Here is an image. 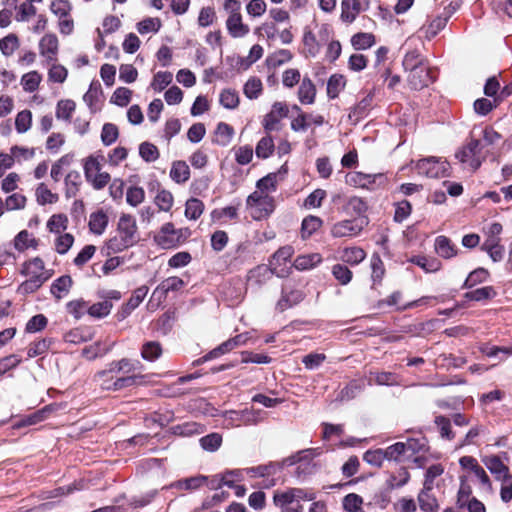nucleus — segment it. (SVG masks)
I'll list each match as a JSON object with an SVG mask.
<instances>
[{
  "instance_id": "nucleus-1",
  "label": "nucleus",
  "mask_w": 512,
  "mask_h": 512,
  "mask_svg": "<svg viewBox=\"0 0 512 512\" xmlns=\"http://www.w3.org/2000/svg\"><path fill=\"white\" fill-rule=\"evenodd\" d=\"M315 498L314 491L303 488L277 490L273 496L274 504L281 509V512H302L303 506L300 501H314Z\"/></svg>"
},
{
  "instance_id": "nucleus-2",
  "label": "nucleus",
  "mask_w": 512,
  "mask_h": 512,
  "mask_svg": "<svg viewBox=\"0 0 512 512\" xmlns=\"http://www.w3.org/2000/svg\"><path fill=\"white\" fill-rule=\"evenodd\" d=\"M119 238L109 240L108 248L113 252H121L137 242V225L132 215L122 214L117 228Z\"/></svg>"
},
{
  "instance_id": "nucleus-3",
  "label": "nucleus",
  "mask_w": 512,
  "mask_h": 512,
  "mask_svg": "<svg viewBox=\"0 0 512 512\" xmlns=\"http://www.w3.org/2000/svg\"><path fill=\"white\" fill-rule=\"evenodd\" d=\"M223 10L227 16L225 26L228 34L235 39L246 37L250 26L244 22L240 1L224 0Z\"/></svg>"
},
{
  "instance_id": "nucleus-4",
  "label": "nucleus",
  "mask_w": 512,
  "mask_h": 512,
  "mask_svg": "<svg viewBox=\"0 0 512 512\" xmlns=\"http://www.w3.org/2000/svg\"><path fill=\"white\" fill-rule=\"evenodd\" d=\"M103 160L102 155H90L84 161L85 178L95 190L103 189L111 180L110 174L102 170Z\"/></svg>"
},
{
  "instance_id": "nucleus-5",
  "label": "nucleus",
  "mask_w": 512,
  "mask_h": 512,
  "mask_svg": "<svg viewBox=\"0 0 512 512\" xmlns=\"http://www.w3.org/2000/svg\"><path fill=\"white\" fill-rule=\"evenodd\" d=\"M109 365L112 367V371L118 374V378L133 379V381L129 383V387L147 383L148 375L141 374L143 365L139 360L124 357L110 362Z\"/></svg>"
},
{
  "instance_id": "nucleus-6",
  "label": "nucleus",
  "mask_w": 512,
  "mask_h": 512,
  "mask_svg": "<svg viewBox=\"0 0 512 512\" xmlns=\"http://www.w3.org/2000/svg\"><path fill=\"white\" fill-rule=\"evenodd\" d=\"M246 204L250 215L255 220H262L268 217L275 209L274 198L261 191H254L249 195Z\"/></svg>"
},
{
  "instance_id": "nucleus-7",
  "label": "nucleus",
  "mask_w": 512,
  "mask_h": 512,
  "mask_svg": "<svg viewBox=\"0 0 512 512\" xmlns=\"http://www.w3.org/2000/svg\"><path fill=\"white\" fill-rule=\"evenodd\" d=\"M118 374L112 371V367L108 364L107 368L98 371L94 375V381L103 389L107 391H119L129 387V383L133 381L132 378H118Z\"/></svg>"
},
{
  "instance_id": "nucleus-8",
  "label": "nucleus",
  "mask_w": 512,
  "mask_h": 512,
  "mask_svg": "<svg viewBox=\"0 0 512 512\" xmlns=\"http://www.w3.org/2000/svg\"><path fill=\"white\" fill-rule=\"evenodd\" d=\"M188 232L187 228L176 229L172 223L168 222L161 227L154 240L164 249L173 248L185 240Z\"/></svg>"
},
{
  "instance_id": "nucleus-9",
  "label": "nucleus",
  "mask_w": 512,
  "mask_h": 512,
  "mask_svg": "<svg viewBox=\"0 0 512 512\" xmlns=\"http://www.w3.org/2000/svg\"><path fill=\"white\" fill-rule=\"evenodd\" d=\"M367 217H354L335 223L331 228V235L336 238L355 237L368 225Z\"/></svg>"
},
{
  "instance_id": "nucleus-10",
  "label": "nucleus",
  "mask_w": 512,
  "mask_h": 512,
  "mask_svg": "<svg viewBox=\"0 0 512 512\" xmlns=\"http://www.w3.org/2000/svg\"><path fill=\"white\" fill-rule=\"evenodd\" d=\"M456 158L471 171H475L481 165V144L477 139H471L466 146L456 153Z\"/></svg>"
},
{
  "instance_id": "nucleus-11",
  "label": "nucleus",
  "mask_w": 512,
  "mask_h": 512,
  "mask_svg": "<svg viewBox=\"0 0 512 512\" xmlns=\"http://www.w3.org/2000/svg\"><path fill=\"white\" fill-rule=\"evenodd\" d=\"M415 169L420 175H425L430 178H440L448 175L449 163L445 160L429 157L419 160L416 163Z\"/></svg>"
},
{
  "instance_id": "nucleus-12",
  "label": "nucleus",
  "mask_w": 512,
  "mask_h": 512,
  "mask_svg": "<svg viewBox=\"0 0 512 512\" xmlns=\"http://www.w3.org/2000/svg\"><path fill=\"white\" fill-rule=\"evenodd\" d=\"M38 50L40 56L44 59L45 62H55L59 53V40L56 34L46 33L39 40Z\"/></svg>"
},
{
  "instance_id": "nucleus-13",
  "label": "nucleus",
  "mask_w": 512,
  "mask_h": 512,
  "mask_svg": "<svg viewBox=\"0 0 512 512\" xmlns=\"http://www.w3.org/2000/svg\"><path fill=\"white\" fill-rule=\"evenodd\" d=\"M288 115V107L283 102H275L272 105L271 111L263 118V127L267 133L278 129V124L281 119Z\"/></svg>"
},
{
  "instance_id": "nucleus-14",
  "label": "nucleus",
  "mask_w": 512,
  "mask_h": 512,
  "mask_svg": "<svg viewBox=\"0 0 512 512\" xmlns=\"http://www.w3.org/2000/svg\"><path fill=\"white\" fill-rule=\"evenodd\" d=\"M294 249L291 246H284L279 248L272 256L270 266L273 267L275 274L278 277H284L289 274L290 268L281 267L285 265L293 256Z\"/></svg>"
},
{
  "instance_id": "nucleus-15",
  "label": "nucleus",
  "mask_w": 512,
  "mask_h": 512,
  "mask_svg": "<svg viewBox=\"0 0 512 512\" xmlns=\"http://www.w3.org/2000/svg\"><path fill=\"white\" fill-rule=\"evenodd\" d=\"M249 339L248 333L239 334L231 339L220 344L218 347L210 351L206 356H204V361L214 359L219 357L220 355L226 354L233 349L245 345Z\"/></svg>"
},
{
  "instance_id": "nucleus-16",
  "label": "nucleus",
  "mask_w": 512,
  "mask_h": 512,
  "mask_svg": "<svg viewBox=\"0 0 512 512\" xmlns=\"http://www.w3.org/2000/svg\"><path fill=\"white\" fill-rule=\"evenodd\" d=\"M21 273L32 279L45 282L50 278V273L45 269L44 262L41 258L35 257L24 263Z\"/></svg>"
},
{
  "instance_id": "nucleus-17",
  "label": "nucleus",
  "mask_w": 512,
  "mask_h": 512,
  "mask_svg": "<svg viewBox=\"0 0 512 512\" xmlns=\"http://www.w3.org/2000/svg\"><path fill=\"white\" fill-rule=\"evenodd\" d=\"M407 80L411 88L419 90L428 86L433 81V78L429 67L425 64L423 66H419V68H416L414 71H411L408 74Z\"/></svg>"
},
{
  "instance_id": "nucleus-18",
  "label": "nucleus",
  "mask_w": 512,
  "mask_h": 512,
  "mask_svg": "<svg viewBox=\"0 0 512 512\" xmlns=\"http://www.w3.org/2000/svg\"><path fill=\"white\" fill-rule=\"evenodd\" d=\"M482 461L486 468L494 475L496 480L503 481L512 477L508 466H506L498 456H486L482 459Z\"/></svg>"
},
{
  "instance_id": "nucleus-19",
  "label": "nucleus",
  "mask_w": 512,
  "mask_h": 512,
  "mask_svg": "<svg viewBox=\"0 0 512 512\" xmlns=\"http://www.w3.org/2000/svg\"><path fill=\"white\" fill-rule=\"evenodd\" d=\"M303 298L304 293L301 290L285 286L282 291V297L278 301L277 306L281 311H284L287 308L300 303Z\"/></svg>"
},
{
  "instance_id": "nucleus-20",
  "label": "nucleus",
  "mask_w": 512,
  "mask_h": 512,
  "mask_svg": "<svg viewBox=\"0 0 512 512\" xmlns=\"http://www.w3.org/2000/svg\"><path fill=\"white\" fill-rule=\"evenodd\" d=\"M434 248L436 253L445 259L454 257L457 254L456 246L446 236H438L435 239Z\"/></svg>"
},
{
  "instance_id": "nucleus-21",
  "label": "nucleus",
  "mask_w": 512,
  "mask_h": 512,
  "mask_svg": "<svg viewBox=\"0 0 512 512\" xmlns=\"http://www.w3.org/2000/svg\"><path fill=\"white\" fill-rule=\"evenodd\" d=\"M273 274H275V271L270 265H259L249 271L248 281L251 284L260 285L271 279Z\"/></svg>"
},
{
  "instance_id": "nucleus-22",
  "label": "nucleus",
  "mask_w": 512,
  "mask_h": 512,
  "mask_svg": "<svg viewBox=\"0 0 512 512\" xmlns=\"http://www.w3.org/2000/svg\"><path fill=\"white\" fill-rule=\"evenodd\" d=\"M280 470V466L277 464L261 465L257 467L246 468L241 471V476L244 475L251 478L258 477H269L275 475Z\"/></svg>"
},
{
  "instance_id": "nucleus-23",
  "label": "nucleus",
  "mask_w": 512,
  "mask_h": 512,
  "mask_svg": "<svg viewBox=\"0 0 512 512\" xmlns=\"http://www.w3.org/2000/svg\"><path fill=\"white\" fill-rule=\"evenodd\" d=\"M322 262V256L319 253H310L299 255L294 260L293 266L299 271L313 269Z\"/></svg>"
},
{
  "instance_id": "nucleus-24",
  "label": "nucleus",
  "mask_w": 512,
  "mask_h": 512,
  "mask_svg": "<svg viewBox=\"0 0 512 512\" xmlns=\"http://www.w3.org/2000/svg\"><path fill=\"white\" fill-rule=\"evenodd\" d=\"M316 88L313 82L304 77L298 89V99L302 104H312L315 100Z\"/></svg>"
},
{
  "instance_id": "nucleus-25",
  "label": "nucleus",
  "mask_w": 512,
  "mask_h": 512,
  "mask_svg": "<svg viewBox=\"0 0 512 512\" xmlns=\"http://www.w3.org/2000/svg\"><path fill=\"white\" fill-rule=\"evenodd\" d=\"M88 224L92 233L101 235L108 225V216L103 210H98L90 215Z\"/></svg>"
},
{
  "instance_id": "nucleus-26",
  "label": "nucleus",
  "mask_w": 512,
  "mask_h": 512,
  "mask_svg": "<svg viewBox=\"0 0 512 512\" xmlns=\"http://www.w3.org/2000/svg\"><path fill=\"white\" fill-rule=\"evenodd\" d=\"M162 346L158 341H147L141 347V357L149 362H154L161 357Z\"/></svg>"
},
{
  "instance_id": "nucleus-27",
  "label": "nucleus",
  "mask_w": 512,
  "mask_h": 512,
  "mask_svg": "<svg viewBox=\"0 0 512 512\" xmlns=\"http://www.w3.org/2000/svg\"><path fill=\"white\" fill-rule=\"evenodd\" d=\"M170 177L176 183H185L190 178V169L185 161H175L170 170Z\"/></svg>"
},
{
  "instance_id": "nucleus-28",
  "label": "nucleus",
  "mask_w": 512,
  "mask_h": 512,
  "mask_svg": "<svg viewBox=\"0 0 512 512\" xmlns=\"http://www.w3.org/2000/svg\"><path fill=\"white\" fill-rule=\"evenodd\" d=\"M72 286V279L70 276L65 275L56 279L51 285V293L57 298L61 299L68 295Z\"/></svg>"
},
{
  "instance_id": "nucleus-29",
  "label": "nucleus",
  "mask_w": 512,
  "mask_h": 512,
  "mask_svg": "<svg viewBox=\"0 0 512 512\" xmlns=\"http://www.w3.org/2000/svg\"><path fill=\"white\" fill-rule=\"evenodd\" d=\"M348 185L360 188H366L375 181V176L370 174H364L361 172H351L345 177Z\"/></svg>"
},
{
  "instance_id": "nucleus-30",
  "label": "nucleus",
  "mask_w": 512,
  "mask_h": 512,
  "mask_svg": "<svg viewBox=\"0 0 512 512\" xmlns=\"http://www.w3.org/2000/svg\"><path fill=\"white\" fill-rule=\"evenodd\" d=\"M114 346V342L109 344H102L101 342H95L94 344L87 346L83 349L82 354L89 360H93L97 357H101L107 354Z\"/></svg>"
},
{
  "instance_id": "nucleus-31",
  "label": "nucleus",
  "mask_w": 512,
  "mask_h": 512,
  "mask_svg": "<svg viewBox=\"0 0 512 512\" xmlns=\"http://www.w3.org/2000/svg\"><path fill=\"white\" fill-rule=\"evenodd\" d=\"M42 81V75L38 71L25 73L20 80L23 90L28 93L35 92Z\"/></svg>"
},
{
  "instance_id": "nucleus-32",
  "label": "nucleus",
  "mask_w": 512,
  "mask_h": 512,
  "mask_svg": "<svg viewBox=\"0 0 512 512\" xmlns=\"http://www.w3.org/2000/svg\"><path fill=\"white\" fill-rule=\"evenodd\" d=\"M366 257L365 251L360 247L345 248L340 255V259L350 265H357Z\"/></svg>"
},
{
  "instance_id": "nucleus-33",
  "label": "nucleus",
  "mask_w": 512,
  "mask_h": 512,
  "mask_svg": "<svg viewBox=\"0 0 512 512\" xmlns=\"http://www.w3.org/2000/svg\"><path fill=\"white\" fill-rule=\"evenodd\" d=\"M184 286V281L178 277H169L163 280L158 287L154 290L153 295L160 294L165 297L169 291H176Z\"/></svg>"
},
{
  "instance_id": "nucleus-34",
  "label": "nucleus",
  "mask_w": 512,
  "mask_h": 512,
  "mask_svg": "<svg viewBox=\"0 0 512 512\" xmlns=\"http://www.w3.org/2000/svg\"><path fill=\"white\" fill-rule=\"evenodd\" d=\"M207 482V477L198 475L176 481L172 487L178 490H196Z\"/></svg>"
},
{
  "instance_id": "nucleus-35",
  "label": "nucleus",
  "mask_w": 512,
  "mask_h": 512,
  "mask_svg": "<svg viewBox=\"0 0 512 512\" xmlns=\"http://www.w3.org/2000/svg\"><path fill=\"white\" fill-rule=\"evenodd\" d=\"M68 226V217L65 214H53L47 221L49 232L58 235L64 233Z\"/></svg>"
},
{
  "instance_id": "nucleus-36",
  "label": "nucleus",
  "mask_w": 512,
  "mask_h": 512,
  "mask_svg": "<svg viewBox=\"0 0 512 512\" xmlns=\"http://www.w3.org/2000/svg\"><path fill=\"white\" fill-rule=\"evenodd\" d=\"M162 26V22L158 17H148L137 23V31L141 35L156 34Z\"/></svg>"
},
{
  "instance_id": "nucleus-37",
  "label": "nucleus",
  "mask_w": 512,
  "mask_h": 512,
  "mask_svg": "<svg viewBox=\"0 0 512 512\" xmlns=\"http://www.w3.org/2000/svg\"><path fill=\"white\" fill-rule=\"evenodd\" d=\"M447 24V18L436 17L428 25H424L421 31L424 33V37L428 40L434 38Z\"/></svg>"
},
{
  "instance_id": "nucleus-38",
  "label": "nucleus",
  "mask_w": 512,
  "mask_h": 512,
  "mask_svg": "<svg viewBox=\"0 0 512 512\" xmlns=\"http://www.w3.org/2000/svg\"><path fill=\"white\" fill-rule=\"evenodd\" d=\"M215 142L221 146L228 145L234 135V129L227 123L220 122L215 131Z\"/></svg>"
},
{
  "instance_id": "nucleus-39",
  "label": "nucleus",
  "mask_w": 512,
  "mask_h": 512,
  "mask_svg": "<svg viewBox=\"0 0 512 512\" xmlns=\"http://www.w3.org/2000/svg\"><path fill=\"white\" fill-rule=\"evenodd\" d=\"M368 209L367 203L360 197H351L346 206L345 210L349 214H354L355 217H366L365 213Z\"/></svg>"
},
{
  "instance_id": "nucleus-40",
  "label": "nucleus",
  "mask_w": 512,
  "mask_h": 512,
  "mask_svg": "<svg viewBox=\"0 0 512 512\" xmlns=\"http://www.w3.org/2000/svg\"><path fill=\"white\" fill-rule=\"evenodd\" d=\"M37 241L27 230L20 231L14 239V247L16 250L22 252L29 247H36Z\"/></svg>"
},
{
  "instance_id": "nucleus-41",
  "label": "nucleus",
  "mask_w": 512,
  "mask_h": 512,
  "mask_svg": "<svg viewBox=\"0 0 512 512\" xmlns=\"http://www.w3.org/2000/svg\"><path fill=\"white\" fill-rule=\"evenodd\" d=\"M204 211V204L197 198H190L185 204V217L189 220H197Z\"/></svg>"
},
{
  "instance_id": "nucleus-42",
  "label": "nucleus",
  "mask_w": 512,
  "mask_h": 512,
  "mask_svg": "<svg viewBox=\"0 0 512 512\" xmlns=\"http://www.w3.org/2000/svg\"><path fill=\"white\" fill-rule=\"evenodd\" d=\"M76 109V103L70 99H63L57 103L56 117L65 121H69Z\"/></svg>"
},
{
  "instance_id": "nucleus-43",
  "label": "nucleus",
  "mask_w": 512,
  "mask_h": 512,
  "mask_svg": "<svg viewBox=\"0 0 512 512\" xmlns=\"http://www.w3.org/2000/svg\"><path fill=\"white\" fill-rule=\"evenodd\" d=\"M410 261L427 273L436 272L440 269L441 263L436 258H427L425 256H414Z\"/></svg>"
},
{
  "instance_id": "nucleus-44",
  "label": "nucleus",
  "mask_w": 512,
  "mask_h": 512,
  "mask_svg": "<svg viewBox=\"0 0 512 512\" xmlns=\"http://www.w3.org/2000/svg\"><path fill=\"white\" fill-rule=\"evenodd\" d=\"M262 91V81L257 77H250L243 88L244 95L249 99H257Z\"/></svg>"
},
{
  "instance_id": "nucleus-45",
  "label": "nucleus",
  "mask_w": 512,
  "mask_h": 512,
  "mask_svg": "<svg viewBox=\"0 0 512 512\" xmlns=\"http://www.w3.org/2000/svg\"><path fill=\"white\" fill-rule=\"evenodd\" d=\"M240 479H243L240 470L227 472L219 480L211 481V489H218L222 486L234 487V482Z\"/></svg>"
},
{
  "instance_id": "nucleus-46",
  "label": "nucleus",
  "mask_w": 512,
  "mask_h": 512,
  "mask_svg": "<svg viewBox=\"0 0 512 512\" xmlns=\"http://www.w3.org/2000/svg\"><path fill=\"white\" fill-rule=\"evenodd\" d=\"M410 479V474L406 468H400L396 473L391 474L386 481L389 489H395L404 486Z\"/></svg>"
},
{
  "instance_id": "nucleus-47",
  "label": "nucleus",
  "mask_w": 512,
  "mask_h": 512,
  "mask_svg": "<svg viewBox=\"0 0 512 512\" xmlns=\"http://www.w3.org/2000/svg\"><path fill=\"white\" fill-rule=\"evenodd\" d=\"M375 43V37L371 33H357L352 36L351 44L356 50H365Z\"/></svg>"
},
{
  "instance_id": "nucleus-48",
  "label": "nucleus",
  "mask_w": 512,
  "mask_h": 512,
  "mask_svg": "<svg viewBox=\"0 0 512 512\" xmlns=\"http://www.w3.org/2000/svg\"><path fill=\"white\" fill-rule=\"evenodd\" d=\"M341 18L345 22H352L359 12L358 0H344L342 2Z\"/></svg>"
},
{
  "instance_id": "nucleus-49",
  "label": "nucleus",
  "mask_w": 512,
  "mask_h": 512,
  "mask_svg": "<svg viewBox=\"0 0 512 512\" xmlns=\"http://www.w3.org/2000/svg\"><path fill=\"white\" fill-rule=\"evenodd\" d=\"M172 80L173 74L171 72L159 71L154 75L150 86L154 91L160 92L165 89L172 82Z\"/></svg>"
},
{
  "instance_id": "nucleus-50",
  "label": "nucleus",
  "mask_w": 512,
  "mask_h": 512,
  "mask_svg": "<svg viewBox=\"0 0 512 512\" xmlns=\"http://www.w3.org/2000/svg\"><path fill=\"white\" fill-rule=\"evenodd\" d=\"M273 151L274 141L271 136L267 135L258 141L255 153L258 158L266 159L272 155Z\"/></svg>"
},
{
  "instance_id": "nucleus-51",
  "label": "nucleus",
  "mask_w": 512,
  "mask_h": 512,
  "mask_svg": "<svg viewBox=\"0 0 512 512\" xmlns=\"http://www.w3.org/2000/svg\"><path fill=\"white\" fill-rule=\"evenodd\" d=\"M346 84L345 78L342 75H332L327 83V94L330 98H336L341 90L344 89Z\"/></svg>"
},
{
  "instance_id": "nucleus-52",
  "label": "nucleus",
  "mask_w": 512,
  "mask_h": 512,
  "mask_svg": "<svg viewBox=\"0 0 512 512\" xmlns=\"http://www.w3.org/2000/svg\"><path fill=\"white\" fill-rule=\"evenodd\" d=\"M322 225V220L316 216H308L303 219L301 225V235L303 238L310 237Z\"/></svg>"
},
{
  "instance_id": "nucleus-53",
  "label": "nucleus",
  "mask_w": 512,
  "mask_h": 512,
  "mask_svg": "<svg viewBox=\"0 0 512 512\" xmlns=\"http://www.w3.org/2000/svg\"><path fill=\"white\" fill-rule=\"evenodd\" d=\"M73 161V156L66 154L58 159L51 168V177L54 181H59L63 175V171L66 167L70 166Z\"/></svg>"
},
{
  "instance_id": "nucleus-54",
  "label": "nucleus",
  "mask_w": 512,
  "mask_h": 512,
  "mask_svg": "<svg viewBox=\"0 0 512 512\" xmlns=\"http://www.w3.org/2000/svg\"><path fill=\"white\" fill-rule=\"evenodd\" d=\"M74 243V236L70 233H61L56 235L54 247L57 253L66 254Z\"/></svg>"
},
{
  "instance_id": "nucleus-55",
  "label": "nucleus",
  "mask_w": 512,
  "mask_h": 512,
  "mask_svg": "<svg viewBox=\"0 0 512 512\" xmlns=\"http://www.w3.org/2000/svg\"><path fill=\"white\" fill-rule=\"evenodd\" d=\"M36 198L39 204H53L58 201V195L53 193L44 183L38 185Z\"/></svg>"
},
{
  "instance_id": "nucleus-56",
  "label": "nucleus",
  "mask_w": 512,
  "mask_h": 512,
  "mask_svg": "<svg viewBox=\"0 0 512 512\" xmlns=\"http://www.w3.org/2000/svg\"><path fill=\"white\" fill-rule=\"evenodd\" d=\"M48 70V80L54 83H63L67 79L68 70L61 64L55 62L50 63Z\"/></svg>"
},
{
  "instance_id": "nucleus-57",
  "label": "nucleus",
  "mask_w": 512,
  "mask_h": 512,
  "mask_svg": "<svg viewBox=\"0 0 512 512\" xmlns=\"http://www.w3.org/2000/svg\"><path fill=\"white\" fill-rule=\"evenodd\" d=\"M429 491L424 488L418 495V502L422 511L436 512L438 504L436 499L429 494Z\"/></svg>"
},
{
  "instance_id": "nucleus-58",
  "label": "nucleus",
  "mask_w": 512,
  "mask_h": 512,
  "mask_svg": "<svg viewBox=\"0 0 512 512\" xmlns=\"http://www.w3.org/2000/svg\"><path fill=\"white\" fill-rule=\"evenodd\" d=\"M303 45L307 56L315 57L320 51V44L312 31H305Z\"/></svg>"
},
{
  "instance_id": "nucleus-59",
  "label": "nucleus",
  "mask_w": 512,
  "mask_h": 512,
  "mask_svg": "<svg viewBox=\"0 0 512 512\" xmlns=\"http://www.w3.org/2000/svg\"><path fill=\"white\" fill-rule=\"evenodd\" d=\"M277 186V174L271 173L263 177L257 182L256 190L261 191L266 195H271L276 190Z\"/></svg>"
},
{
  "instance_id": "nucleus-60",
  "label": "nucleus",
  "mask_w": 512,
  "mask_h": 512,
  "mask_svg": "<svg viewBox=\"0 0 512 512\" xmlns=\"http://www.w3.org/2000/svg\"><path fill=\"white\" fill-rule=\"evenodd\" d=\"M386 459L390 461L400 462L407 457L404 442H397L384 449Z\"/></svg>"
},
{
  "instance_id": "nucleus-61",
  "label": "nucleus",
  "mask_w": 512,
  "mask_h": 512,
  "mask_svg": "<svg viewBox=\"0 0 512 512\" xmlns=\"http://www.w3.org/2000/svg\"><path fill=\"white\" fill-rule=\"evenodd\" d=\"M220 103L226 109H235L239 105V95L233 89H224L220 94Z\"/></svg>"
},
{
  "instance_id": "nucleus-62",
  "label": "nucleus",
  "mask_w": 512,
  "mask_h": 512,
  "mask_svg": "<svg viewBox=\"0 0 512 512\" xmlns=\"http://www.w3.org/2000/svg\"><path fill=\"white\" fill-rule=\"evenodd\" d=\"M174 198L170 191L168 190H160L158 191L155 197V204L158 206L159 210L168 212L173 207Z\"/></svg>"
},
{
  "instance_id": "nucleus-63",
  "label": "nucleus",
  "mask_w": 512,
  "mask_h": 512,
  "mask_svg": "<svg viewBox=\"0 0 512 512\" xmlns=\"http://www.w3.org/2000/svg\"><path fill=\"white\" fill-rule=\"evenodd\" d=\"M131 97L132 90L126 87H119L113 92L111 102L117 106L124 107L129 104Z\"/></svg>"
},
{
  "instance_id": "nucleus-64",
  "label": "nucleus",
  "mask_w": 512,
  "mask_h": 512,
  "mask_svg": "<svg viewBox=\"0 0 512 512\" xmlns=\"http://www.w3.org/2000/svg\"><path fill=\"white\" fill-rule=\"evenodd\" d=\"M32 113L29 110L20 111L15 119V128L18 133L22 134L31 128Z\"/></svg>"
}]
</instances>
